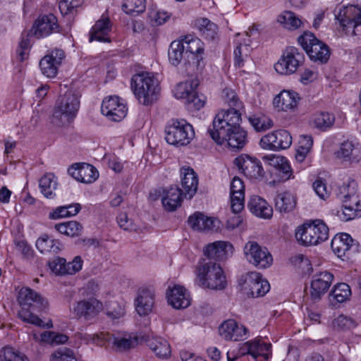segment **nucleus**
<instances>
[{
  "label": "nucleus",
  "instance_id": "nucleus-17",
  "mask_svg": "<svg viewBox=\"0 0 361 361\" xmlns=\"http://www.w3.org/2000/svg\"><path fill=\"white\" fill-rule=\"evenodd\" d=\"M331 247L333 252L340 258H350L353 254L358 251V244L346 233L335 235L331 240Z\"/></svg>",
  "mask_w": 361,
  "mask_h": 361
},
{
  "label": "nucleus",
  "instance_id": "nucleus-54",
  "mask_svg": "<svg viewBox=\"0 0 361 361\" xmlns=\"http://www.w3.org/2000/svg\"><path fill=\"white\" fill-rule=\"evenodd\" d=\"M109 341L113 344V347L119 352L126 351L133 346V342L130 338L123 337H111Z\"/></svg>",
  "mask_w": 361,
  "mask_h": 361
},
{
  "label": "nucleus",
  "instance_id": "nucleus-57",
  "mask_svg": "<svg viewBox=\"0 0 361 361\" xmlns=\"http://www.w3.org/2000/svg\"><path fill=\"white\" fill-rule=\"evenodd\" d=\"M49 267L56 274H66V261L64 258L57 257L54 260L49 262Z\"/></svg>",
  "mask_w": 361,
  "mask_h": 361
},
{
  "label": "nucleus",
  "instance_id": "nucleus-15",
  "mask_svg": "<svg viewBox=\"0 0 361 361\" xmlns=\"http://www.w3.org/2000/svg\"><path fill=\"white\" fill-rule=\"evenodd\" d=\"M242 289L252 298L264 296L270 289L267 280L263 279L259 273L253 271L248 273L243 284Z\"/></svg>",
  "mask_w": 361,
  "mask_h": 361
},
{
  "label": "nucleus",
  "instance_id": "nucleus-26",
  "mask_svg": "<svg viewBox=\"0 0 361 361\" xmlns=\"http://www.w3.org/2000/svg\"><path fill=\"white\" fill-rule=\"evenodd\" d=\"M180 184L184 192V197L190 200L197 190L198 177L191 167H182L180 169Z\"/></svg>",
  "mask_w": 361,
  "mask_h": 361
},
{
  "label": "nucleus",
  "instance_id": "nucleus-13",
  "mask_svg": "<svg viewBox=\"0 0 361 361\" xmlns=\"http://www.w3.org/2000/svg\"><path fill=\"white\" fill-rule=\"evenodd\" d=\"M234 163L238 170L250 179L262 180L264 176L261 161L257 158L241 154L235 159Z\"/></svg>",
  "mask_w": 361,
  "mask_h": 361
},
{
  "label": "nucleus",
  "instance_id": "nucleus-48",
  "mask_svg": "<svg viewBox=\"0 0 361 361\" xmlns=\"http://www.w3.org/2000/svg\"><path fill=\"white\" fill-rule=\"evenodd\" d=\"M279 22L283 24L289 30H295L302 24V21L295 14L290 11H286L279 17Z\"/></svg>",
  "mask_w": 361,
  "mask_h": 361
},
{
  "label": "nucleus",
  "instance_id": "nucleus-5",
  "mask_svg": "<svg viewBox=\"0 0 361 361\" xmlns=\"http://www.w3.org/2000/svg\"><path fill=\"white\" fill-rule=\"evenodd\" d=\"M80 107V96L72 92H66L56 103L52 115V123L56 126L68 123L77 114Z\"/></svg>",
  "mask_w": 361,
  "mask_h": 361
},
{
  "label": "nucleus",
  "instance_id": "nucleus-20",
  "mask_svg": "<svg viewBox=\"0 0 361 361\" xmlns=\"http://www.w3.org/2000/svg\"><path fill=\"white\" fill-rule=\"evenodd\" d=\"M180 41L184 43L186 61H189V64L192 63L199 66L203 60L204 43L198 37L192 35L185 36Z\"/></svg>",
  "mask_w": 361,
  "mask_h": 361
},
{
  "label": "nucleus",
  "instance_id": "nucleus-61",
  "mask_svg": "<svg viewBox=\"0 0 361 361\" xmlns=\"http://www.w3.org/2000/svg\"><path fill=\"white\" fill-rule=\"evenodd\" d=\"M52 239L48 235H44L39 238L36 242V247L42 252H50L51 250Z\"/></svg>",
  "mask_w": 361,
  "mask_h": 361
},
{
  "label": "nucleus",
  "instance_id": "nucleus-49",
  "mask_svg": "<svg viewBox=\"0 0 361 361\" xmlns=\"http://www.w3.org/2000/svg\"><path fill=\"white\" fill-rule=\"evenodd\" d=\"M1 361H29L22 353L15 350L11 347H5L0 351Z\"/></svg>",
  "mask_w": 361,
  "mask_h": 361
},
{
  "label": "nucleus",
  "instance_id": "nucleus-53",
  "mask_svg": "<svg viewBox=\"0 0 361 361\" xmlns=\"http://www.w3.org/2000/svg\"><path fill=\"white\" fill-rule=\"evenodd\" d=\"M333 325L338 329L348 330L355 327L357 324L351 317L341 314L334 320Z\"/></svg>",
  "mask_w": 361,
  "mask_h": 361
},
{
  "label": "nucleus",
  "instance_id": "nucleus-14",
  "mask_svg": "<svg viewBox=\"0 0 361 361\" xmlns=\"http://www.w3.org/2000/svg\"><path fill=\"white\" fill-rule=\"evenodd\" d=\"M292 137L286 130H274L263 136L260 140V145L263 149L279 151L290 147Z\"/></svg>",
  "mask_w": 361,
  "mask_h": 361
},
{
  "label": "nucleus",
  "instance_id": "nucleus-41",
  "mask_svg": "<svg viewBox=\"0 0 361 361\" xmlns=\"http://www.w3.org/2000/svg\"><path fill=\"white\" fill-rule=\"evenodd\" d=\"M80 209L81 205L79 203L61 206L50 212L49 217L51 219H58L59 218L72 216L76 215Z\"/></svg>",
  "mask_w": 361,
  "mask_h": 361
},
{
  "label": "nucleus",
  "instance_id": "nucleus-32",
  "mask_svg": "<svg viewBox=\"0 0 361 361\" xmlns=\"http://www.w3.org/2000/svg\"><path fill=\"white\" fill-rule=\"evenodd\" d=\"M184 196L183 191L178 186H171L166 190L162 197V204L165 209L172 212L180 206Z\"/></svg>",
  "mask_w": 361,
  "mask_h": 361
},
{
  "label": "nucleus",
  "instance_id": "nucleus-8",
  "mask_svg": "<svg viewBox=\"0 0 361 361\" xmlns=\"http://www.w3.org/2000/svg\"><path fill=\"white\" fill-rule=\"evenodd\" d=\"M298 42L313 62L324 64L329 61L331 54L329 47L313 33L304 32L298 37Z\"/></svg>",
  "mask_w": 361,
  "mask_h": 361
},
{
  "label": "nucleus",
  "instance_id": "nucleus-4",
  "mask_svg": "<svg viewBox=\"0 0 361 361\" xmlns=\"http://www.w3.org/2000/svg\"><path fill=\"white\" fill-rule=\"evenodd\" d=\"M197 275L202 286L213 290L226 286V277L219 264L208 259H201L197 266Z\"/></svg>",
  "mask_w": 361,
  "mask_h": 361
},
{
  "label": "nucleus",
  "instance_id": "nucleus-46",
  "mask_svg": "<svg viewBox=\"0 0 361 361\" xmlns=\"http://www.w3.org/2000/svg\"><path fill=\"white\" fill-rule=\"evenodd\" d=\"M123 11L130 16H137L143 13L146 8L145 0H125L122 6Z\"/></svg>",
  "mask_w": 361,
  "mask_h": 361
},
{
  "label": "nucleus",
  "instance_id": "nucleus-64",
  "mask_svg": "<svg viewBox=\"0 0 361 361\" xmlns=\"http://www.w3.org/2000/svg\"><path fill=\"white\" fill-rule=\"evenodd\" d=\"M231 195H245V186L243 180L234 177L231 183Z\"/></svg>",
  "mask_w": 361,
  "mask_h": 361
},
{
  "label": "nucleus",
  "instance_id": "nucleus-12",
  "mask_svg": "<svg viewBox=\"0 0 361 361\" xmlns=\"http://www.w3.org/2000/svg\"><path fill=\"white\" fill-rule=\"evenodd\" d=\"M305 59L304 54L295 47H288L274 65L276 71L281 75L292 74L296 71Z\"/></svg>",
  "mask_w": 361,
  "mask_h": 361
},
{
  "label": "nucleus",
  "instance_id": "nucleus-43",
  "mask_svg": "<svg viewBox=\"0 0 361 361\" xmlns=\"http://www.w3.org/2000/svg\"><path fill=\"white\" fill-rule=\"evenodd\" d=\"M314 126L323 131L331 128L335 122V116L329 112L321 111L314 116Z\"/></svg>",
  "mask_w": 361,
  "mask_h": 361
},
{
  "label": "nucleus",
  "instance_id": "nucleus-50",
  "mask_svg": "<svg viewBox=\"0 0 361 361\" xmlns=\"http://www.w3.org/2000/svg\"><path fill=\"white\" fill-rule=\"evenodd\" d=\"M50 361H78L73 350L63 347L51 353Z\"/></svg>",
  "mask_w": 361,
  "mask_h": 361
},
{
  "label": "nucleus",
  "instance_id": "nucleus-29",
  "mask_svg": "<svg viewBox=\"0 0 361 361\" xmlns=\"http://www.w3.org/2000/svg\"><path fill=\"white\" fill-rule=\"evenodd\" d=\"M169 305L175 309H184L190 305V296L187 290L179 285L169 288L166 293Z\"/></svg>",
  "mask_w": 361,
  "mask_h": 361
},
{
  "label": "nucleus",
  "instance_id": "nucleus-51",
  "mask_svg": "<svg viewBox=\"0 0 361 361\" xmlns=\"http://www.w3.org/2000/svg\"><path fill=\"white\" fill-rule=\"evenodd\" d=\"M249 121L257 131H264L274 126L273 121L265 116H252L249 117Z\"/></svg>",
  "mask_w": 361,
  "mask_h": 361
},
{
  "label": "nucleus",
  "instance_id": "nucleus-39",
  "mask_svg": "<svg viewBox=\"0 0 361 361\" xmlns=\"http://www.w3.org/2000/svg\"><path fill=\"white\" fill-rule=\"evenodd\" d=\"M269 164L282 173L281 178L288 180L290 178L292 171L288 159L284 157L272 156L269 158Z\"/></svg>",
  "mask_w": 361,
  "mask_h": 361
},
{
  "label": "nucleus",
  "instance_id": "nucleus-25",
  "mask_svg": "<svg viewBox=\"0 0 361 361\" xmlns=\"http://www.w3.org/2000/svg\"><path fill=\"white\" fill-rule=\"evenodd\" d=\"M337 157L350 165L357 164L361 162V148L357 143L345 141L337 152Z\"/></svg>",
  "mask_w": 361,
  "mask_h": 361
},
{
  "label": "nucleus",
  "instance_id": "nucleus-47",
  "mask_svg": "<svg viewBox=\"0 0 361 361\" xmlns=\"http://www.w3.org/2000/svg\"><path fill=\"white\" fill-rule=\"evenodd\" d=\"M39 188L42 193L47 198L53 197V191L56 188V182L54 180L53 174H47L39 180Z\"/></svg>",
  "mask_w": 361,
  "mask_h": 361
},
{
  "label": "nucleus",
  "instance_id": "nucleus-36",
  "mask_svg": "<svg viewBox=\"0 0 361 361\" xmlns=\"http://www.w3.org/2000/svg\"><path fill=\"white\" fill-rule=\"evenodd\" d=\"M296 205L294 196L289 192L279 194L275 198L276 210L281 214L292 212Z\"/></svg>",
  "mask_w": 361,
  "mask_h": 361
},
{
  "label": "nucleus",
  "instance_id": "nucleus-35",
  "mask_svg": "<svg viewBox=\"0 0 361 361\" xmlns=\"http://www.w3.org/2000/svg\"><path fill=\"white\" fill-rule=\"evenodd\" d=\"M136 310L140 315H147L152 310L154 295L148 290H142L135 302Z\"/></svg>",
  "mask_w": 361,
  "mask_h": 361
},
{
  "label": "nucleus",
  "instance_id": "nucleus-42",
  "mask_svg": "<svg viewBox=\"0 0 361 361\" xmlns=\"http://www.w3.org/2000/svg\"><path fill=\"white\" fill-rule=\"evenodd\" d=\"M271 344L261 342L260 339L252 341V357L257 360L262 357L261 361H267L271 356Z\"/></svg>",
  "mask_w": 361,
  "mask_h": 361
},
{
  "label": "nucleus",
  "instance_id": "nucleus-31",
  "mask_svg": "<svg viewBox=\"0 0 361 361\" xmlns=\"http://www.w3.org/2000/svg\"><path fill=\"white\" fill-rule=\"evenodd\" d=\"M299 99L297 92L283 90L274 98L273 105L278 111H286L296 106Z\"/></svg>",
  "mask_w": 361,
  "mask_h": 361
},
{
  "label": "nucleus",
  "instance_id": "nucleus-30",
  "mask_svg": "<svg viewBox=\"0 0 361 361\" xmlns=\"http://www.w3.org/2000/svg\"><path fill=\"white\" fill-rule=\"evenodd\" d=\"M247 207L250 212L257 217L269 219L273 216V209L268 202L257 195L250 197Z\"/></svg>",
  "mask_w": 361,
  "mask_h": 361
},
{
  "label": "nucleus",
  "instance_id": "nucleus-55",
  "mask_svg": "<svg viewBox=\"0 0 361 361\" xmlns=\"http://www.w3.org/2000/svg\"><path fill=\"white\" fill-rule=\"evenodd\" d=\"M222 97L224 102L231 106L229 109H234L238 110V109L241 106V103L239 102L236 93L233 90L225 88L223 90Z\"/></svg>",
  "mask_w": 361,
  "mask_h": 361
},
{
  "label": "nucleus",
  "instance_id": "nucleus-60",
  "mask_svg": "<svg viewBox=\"0 0 361 361\" xmlns=\"http://www.w3.org/2000/svg\"><path fill=\"white\" fill-rule=\"evenodd\" d=\"M117 221L119 226L125 231H133L135 229V226L125 212H121L118 214Z\"/></svg>",
  "mask_w": 361,
  "mask_h": 361
},
{
  "label": "nucleus",
  "instance_id": "nucleus-56",
  "mask_svg": "<svg viewBox=\"0 0 361 361\" xmlns=\"http://www.w3.org/2000/svg\"><path fill=\"white\" fill-rule=\"evenodd\" d=\"M83 0H61L59 2V9L63 14H67L74 8H77L82 4Z\"/></svg>",
  "mask_w": 361,
  "mask_h": 361
},
{
  "label": "nucleus",
  "instance_id": "nucleus-45",
  "mask_svg": "<svg viewBox=\"0 0 361 361\" xmlns=\"http://www.w3.org/2000/svg\"><path fill=\"white\" fill-rule=\"evenodd\" d=\"M313 145V139L310 135H301L298 142V147L295 153V159L298 162L305 160Z\"/></svg>",
  "mask_w": 361,
  "mask_h": 361
},
{
  "label": "nucleus",
  "instance_id": "nucleus-52",
  "mask_svg": "<svg viewBox=\"0 0 361 361\" xmlns=\"http://www.w3.org/2000/svg\"><path fill=\"white\" fill-rule=\"evenodd\" d=\"M30 47L28 36L23 37L16 49V59L20 62L26 60L29 56Z\"/></svg>",
  "mask_w": 361,
  "mask_h": 361
},
{
  "label": "nucleus",
  "instance_id": "nucleus-3",
  "mask_svg": "<svg viewBox=\"0 0 361 361\" xmlns=\"http://www.w3.org/2000/svg\"><path fill=\"white\" fill-rule=\"evenodd\" d=\"M157 80L150 73H137L131 79V89L139 102L144 105H149L157 100Z\"/></svg>",
  "mask_w": 361,
  "mask_h": 361
},
{
  "label": "nucleus",
  "instance_id": "nucleus-62",
  "mask_svg": "<svg viewBox=\"0 0 361 361\" xmlns=\"http://www.w3.org/2000/svg\"><path fill=\"white\" fill-rule=\"evenodd\" d=\"M82 267V259L80 256L74 257L72 262L66 263V274H74L79 271Z\"/></svg>",
  "mask_w": 361,
  "mask_h": 361
},
{
  "label": "nucleus",
  "instance_id": "nucleus-63",
  "mask_svg": "<svg viewBox=\"0 0 361 361\" xmlns=\"http://www.w3.org/2000/svg\"><path fill=\"white\" fill-rule=\"evenodd\" d=\"M313 189L317 193V195L323 200L327 198L329 195V193L326 189V184L322 180H316L313 185Z\"/></svg>",
  "mask_w": 361,
  "mask_h": 361
},
{
  "label": "nucleus",
  "instance_id": "nucleus-59",
  "mask_svg": "<svg viewBox=\"0 0 361 361\" xmlns=\"http://www.w3.org/2000/svg\"><path fill=\"white\" fill-rule=\"evenodd\" d=\"M245 195H231V207L233 213L238 214L244 208Z\"/></svg>",
  "mask_w": 361,
  "mask_h": 361
},
{
  "label": "nucleus",
  "instance_id": "nucleus-2",
  "mask_svg": "<svg viewBox=\"0 0 361 361\" xmlns=\"http://www.w3.org/2000/svg\"><path fill=\"white\" fill-rule=\"evenodd\" d=\"M357 184L348 180L338 188L337 197L342 201L343 219L345 221L361 216V200L357 195Z\"/></svg>",
  "mask_w": 361,
  "mask_h": 361
},
{
  "label": "nucleus",
  "instance_id": "nucleus-19",
  "mask_svg": "<svg viewBox=\"0 0 361 361\" xmlns=\"http://www.w3.org/2000/svg\"><path fill=\"white\" fill-rule=\"evenodd\" d=\"M18 300L21 306L30 307L33 311L42 312L48 307V302L45 298L27 287H23L20 290Z\"/></svg>",
  "mask_w": 361,
  "mask_h": 361
},
{
  "label": "nucleus",
  "instance_id": "nucleus-11",
  "mask_svg": "<svg viewBox=\"0 0 361 361\" xmlns=\"http://www.w3.org/2000/svg\"><path fill=\"white\" fill-rule=\"evenodd\" d=\"M246 259L258 269H267L273 263V258L267 248L257 242L249 241L244 247Z\"/></svg>",
  "mask_w": 361,
  "mask_h": 361
},
{
  "label": "nucleus",
  "instance_id": "nucleus-10",
  "mask_svg": "<svg viewBox=\"0 0 361 361\" xmlns=\"http://www.w3.org/2000/svg\"><path fill=\"white\" fill-rule=\"evenodd\" d=\"M198 85V80L192 79L178 83L174 90L175 97L185 99L187 108L190 111L199 110L205 104L204 98H200L196 92Z\"/></svg>",
  "mask_w": 361,
  "mask_h": 361
},
{
  "label": "nucleus",
  "instance_id": "nucleus-1",
  "mask_svg": "<svg viewBox=\"0 0 361 361\" xmlns=\"http://www.w3.org/2000/svg\"><path fill=\"white\" fill-rule=\"evenodd\" d=\"M241 114L234 109L221 111L208 128L211 137L219 145L225 142L234 149H242L247 142V133L240 126Z\"/></svg>",
  "mask_w": 361,
  "mask_h": 361
},
{
  "label": "nucleus",
  "instance_id": "nucleus-16",
  "mask_svg": "<svg viewBox=\"0 0 361 361\" xmlns=\"http://www.w3.org/2000/svg\"><path fill=\"white\" fill-rule=\"evenodd\" d=\"M64 58L65 52L63 49L55 48L49 51L39 61L42 73L49 78H55Z\"/></svg>",
  "mask_w": 361,
  "mask_h": 361
},
{
  "label": "nucleus",
  "instance_id": "nucleus-44",
  "mask_svg": "<svg viewBox=\"0 0 361 361\" xmlns=\"http://www.w3.org/2000/svg\"><path fill=\"white\" fill-rule=\"evenodd\" d=\"M55 228L59 233L71 237L80 235L82 231V225L76 221L56 224Z\"/></svg>",
  "mask_w": 361,
  "mask_h": 361
},
{
  "label": "nucleus",
  "instance_id": "nucleus-37",
  "mask_svg": "<svg viewBox=\"0 0 361 361\" xmlns=\"http://www.w3.org/2000/svg\"><path fill=\"white\" fill-rule=\"evenodd\" d=\"M195 26L200 35L207 40H214L217 37V25L207 18L196 20Z\"/></svg>",
  "mask_w": 361,
  "mask_h": 361
},
{
  "label": "nucleus",
  "instance_id": "nucleus-9",
  "mask_svg": "<svg viewBox=\"0 0 361 361\" xmlns=\"http://www.w3.org/2000/svg\"><path fill=\"white\" fill-rule=\"evenodd\" d=\"M166 141L173 145H186L195 136L192 126L184 119H171L165 128Z\"/></svg>",
  "mask_w": 361,
  "mask_h": 361
},
{
  "label": "nucleus",
  "instance_id": "nucleus-38",
  "mask_svg": "<svg viewBox=\"0 0 361 361\" xmlns=\"http://www.w3.org/2000/svg\"><path fill=\"white\" fill-rule=\"evenodd\" d=\"M149 348L159 357L166 358L171 354L170 345L167 341L160 337H155L147 340Z\"/></svg>",
  "mask_w": 361,
  "mask_h": 361
},
{
  "label": "nucleus",
  "instance_id": "nucleus-6",
  "mask_svg": "<svg viewBox=\"0 0 361 361\" xmlns=\"http://www.w3.org/2000/svg\"><path fill=\"white\" fill-rule=\"evenodd\" d=\"M335 17L345 35L361 37V7L342 4L336 8Z\"/></svg>",
  "mask_w": 361,
  "mask_h": 361
},
{
  "label": "nucleus",
  "instance_id": "nucleus-33",
  "mask_svg": "<svg viewBox=\"0 0 361 361\" xmlns=\"http://www.w3.org/2000/svg\"><path fill=\"white\" fill-rule=\"evenodd\" d=\"M110 31V21L109 18H104L96 22L90 32V41L109 42L107 37Z\"/></svg>",
  "mask_w": 361,
  "mask_h": 361
},
{
  "label": "nucleus",
  "instance_id": "nucleus-21",
  "mask_svg": "<svg viewBox=\"0 0 361 361\" xmlns=\"http://www.w3.org/2000/svg\"><path fill=\"white\" fill-rule=\"evenodd\" d=\"M101 111L110 120L120 121L126 116L127 109L126 105L120 102L118 97L113 96L103 100Z\"/></svg>",
  "mask_w": 361,
  "mask_h": 361
},
{
  "label": "nucleus",
  "instance_id": "nucleus-24",
  "mask_svg": "<svg viewBox=\"0 0 361 361\" xmlns=\"http://www.w3.org/2000/svg\"><path fill=\"white\" fill-rule=\"evenodd\" d=\"M58 27L56 18L52 13H49L39 17L35 21L30 32L37 38H41L55 32Z\"/></svg>",
  "mask_w": 361,
  "mask_h": 361
},
{
  "label": "nucleus",
  "instance_id": "nucleus-58",
  "mask_svg": "<svg viewBox=\"0 0 361 361\" xmlns=\"http://www.w3.org/2000/svg\"><path fill=\"white\" fill-rule=\"evenodd\" d=\"M235 327H236V322L234 319H228L220 326L219 334L225 340L231 339V331Z\"/></svg>",
  "mask_w": 361,
  "mask_h": 361
},
{
  "label": "nucleus",
  "instance_id": "nucleus-18",
  "mask_svg": "<svg viewBox=\"0 0 361 361\" xmlns=\"http://www.w3.org/2000/svg\"><path fill=\"white\" fill-rule=\"evenodd\" d=\"M102 309L103 305L101 302L94 298H90L78 302L73 308V312L78 319L92 321Z\"/></svg>",
  "mask_w": 361,
  "mask_h": 361
},
{
  "label": "nucleus",
  "instance_id": "nucleus-23",
  "mask_svg": "<svg viewBox=\"0 0 361 361\" xmlns=\"http://www.w3.org/2000/svg\"><path fill=\"white\" fill-rule=\"evenodd\" d=\"M333 279L334 275L327 271L315 274L311 282L310 295L312 298L319 300L329 290Z\"/></svg>",
  "mask_w": 361,
  "mask_h": 361
},
{
  "label": "nucleus",
  "instance_id": "nucleus-34",
  "mask_svg": "<svg viewBox=\"0 0 361 361\" xmlns=\"http://www.w3.org/2000/svg\"><path fill=\"white\" fill-rule=\"evenodd\" d=\"M184 43L180 40L173 41L169 47L168 56L169 60L173 66H178L182 61L184 63L189 64V61H186V55L184 50Z\"/></svg>",
  "mask_w": 361,
  "mask_h": 361
},
{
  "label": "nucleus",
  "instance_id": "nucleus-22",
  "mask_svg": "<svg viewBox=\"0 0 361 361\" xmlns=\"http://www.w3.org/2000/svg\"><path fill=\"white\" fill-rule=\"evenodd\" d=\"M68 174L76 180L89 184L94 182L99 177V172L90 164L75 163L68 169Z\"/></svg>",
  "mask_w": 361,
  "mask_h": 361
},
{
  "label": "nucleus",
  "instance_id": "nucleus-40",
  "mask_svg": "<svg viewBox=\"0 0 361 361\" xmlns=\"http://www.w3.org/2000/svg\"><path fill=\"white\" fill-rule=\"evenodd\" d=\"M351 289L349 285L345 283H340L334 286L329 293V298L338 303H342L350 299Z\"/></svg>",
  "mask_w": 361,
  "mask_h": 361
},
{
  "label": "nucleus",
  "instance_id": "nucleus-7",
  "mask_svg": "<svg viewBox=\"0 0 361 361\" xmlns=\"http://www.w3.org/2000/svg\"><path fill=\"white\" fill-rule=\"evenodd\" d=\"M295 238L300 245H316L328 239L329 228L322 220L316 219L299 228L295 233Z\"/></svg>",
  "mask_w": 361,
  "mask_h": 361
},
{
  "label": "nucleus",
  "instance_id": "nucleus-27",
  "mask_svg": "<svg viewBox=\"0 0 361 361\" xmlns=\"http://www.w3.org/2000/svg\"><path fill=\"white\" fill-rule=\"evenodd\" d=\"M188 225L197 231H217L219 228L220 221L212 217H208L201 212H195L188 219Z\"/></svg>",
  "mask_w": 361,
  "mask_h": 361
},
{
  "label": "nucleus",
  "instance_id": "nucleus-28",
  "mask_svg": "<svg viewBox=\"0 0 361 361\" xmlns=\"http://www.w3.org/2000/svg\"><path fill=\"white\" fill-rule=\"evenodd\" d=\"M233 245L225 241H216L207 245L204 249L203 259H208L212 262L223 260L228 255V252H232Z\"/></svg>",
  "mask_w": 361,
  "mask_h": 361
}]
</instances>
